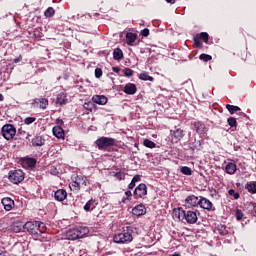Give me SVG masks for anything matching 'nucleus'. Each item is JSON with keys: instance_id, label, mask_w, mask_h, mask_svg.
<instances>
[{"instance_id": "obj_48", "label": "nucleus", "mask_w": 256, "mask_h": 256, "mask_svg": "<svg viewBox=\"0 0 256 256\" xmlns=\"http://www.w3.org/2000/svg\"><path fill=\"white\" fill-rule=\"evenodd\" d=\"M228 195H230L231 197H234V199H239L240 197L239 193L235 192V190L233 189H230L228 191Z\"/></svg>"}, {"instance_id": "obj_39", "label": "nucleus", "mask_w": 256, "mask_h": 256, "mask_svg": "<svg viewBox=\"0 0 256 256\" xmlns=\"http://www.w3.org/2000/svg\"><path fill=\"white\" fill-rule=\"evenodd\" d=\"M200 61H204V63H207L208 61H211V59H213V57L209 54H201L199 56Z\"/></svg>"}, {"instance_id": "obj_8", "label": "nucleus", "mask_w": 256, "mask_h": 256, "mask_svg": "<svg viewBox=\"0 0 256 256\" xmlns=\"http://www.w3.org/2000/svg\"><path fill=\"white\" fill-rule=\"evenodd\" d=\"M184 219L190 225L197 223V219H198L197 212L191 211V210L186 211Z\"/></svg>"}, {"instance_id": "obj_3", "label": "nucleus", "mask_w": 256, "mask_h": 256, "mask_svg": "<svg viewBox=\"0 0 256 256\" xmlns=\"http://www.w3.org/2000/svg\"><path fill=\"white\" fill-rule=\"evenodd\" d=\"M8 179L14 185H19V183L25 180V173L22 170H12L8 173Z\"/></svg>"}, {"instance_id": "obj_43", "label": "nucleus", "mask_w": 256, "mask_h": 256, "mask_svg": "<svg viewBox=\"0 0 256 256\" xmlns=\"http://www.w3.org/2000/svg\"><path fill=\"white\" fill-rule=\"evenodd\" d=\"M193 40L195 47H201V45H203V43H201V38L199 37V35L194 36Z\"/></svg>"}, {"instance_id": "obj_40", "label": "nucleus", "mask_w": 256, "mask_h": 256, "mask_svg": "<svg viewBox=\"0 0 256 256\" xmlns=\"http://www.w3.org/2000/svg\"><path fill=\"white\" fill-rule=\"evenodd\" d=\"M45 17H53L55 15V9L53 7L47 8V10L44 12Z\"/></svg>"}, {"instance_id": "obj_35", "label": "nucleus", "mask_w": 256, "mask_h": 256, "mask_svg": "<svg viewBox=\"0 0 256 256\" xmlns=\"http://www.w3.org/2000/svg\"><path fill=\"white\" fill-rule=\"evenodd\" d=\"M139 79H141V81H154L155 80L153 78V76H149V74H147V73H141L139 75Z\"/></svg>"}, {"instance_id": "obj_12", "label": "nucleus", "mask_w": 256, "mask_h": 256, "mask_svg": "<svg viewBox=\"0 0 256 256\" xmlns=\"http://www.w3.org/2000/svg\"><path fill=\"white\" fill-rule=\"evenodd\" d=\"M185 213L186 211L183 208H175L172 212L173 219L183 221L185 219Z\"/></svg>"}, {"instance_id": "obj_55", "label": "nucleus", "mask_w": 256, "mask_h": 256, "mask_svg": "<svg viewBox=\"0 0 256 256\" xmlns=\"http://www.w3.org/2000/svg\"><path fill=\"white\" fill-rule=\"evenodd\" d=\"M56 123H57V125H63V120L62 119H57Z\"/></svg>"}, {"instance_id": "obj_33", "label": "nucleus", "mask_w": 256, "mask_h": 256, "mask_svg": "<svg viewBox=\"0 0 256 256\" xmlns=\"http://www.w3.org/2000/svg\"><path fill=\"white\" fill-rule=\"evenodd\" d=\"M70 189L71 191H81V186L79 185L77 178L70 184Z\"/></svg>"}, {"instance_id": "obj_42", "label": "nucleus", "mask_w": 256, "mask_h": 256, "mask_svg": "<svg viewBox=\"0 0 256 256\" xmlns=\"http://www.w3.org/2000/svg\"><path fill=\"white\" fill-rule=\"evenodd\" d=\"M181 173H183V175H192L193 171L191 168L184 166L181 168Z\"/></svg>"}, {"instance_id": "obj_5", "label": "nucleus", "mask_w": 256, "mask_h": 256, "mask_svg": "<svg viewBox=\"0 0 256 256\" xmlns=\"http://www.w3.org/2000/svg\"><path fill=\"white\" fill-rule=\"evenodd\" d=\"M115 143H116L115 138H109V137H101L96 140V145L98 149H100L101 151H104L108 147H113Z\"/></svg>"}, {"instance_id": "obj_9", "label": "nucleus", "mask_w": 256, "mask_h": 256, "mask_svg": "<svg viewBox=\"0 0 256 256\" xmlns=\"http://www.w3.org/2000/svg\"><path fill=\"white\" fill-rule=\"evenodd\" d=\"M199 205L201 209H206V211H215V208H213V203L205 197L200 198Z\"/></svg>"}, {"instance_id": "obj_52", "label": "nucleus", "mask_w": 256, "mask_h": 256, "mask_svg": "<svg viewBox=\"0 0 256 256\" xmlns=\"http://www.w3.org/2000/svg\"><path fill=\"white\" fill-rule=\"evenodd\" d=\"M21 61H23V57L20 55L18 58L14 59V63H21Z\"/></svg>"}, {"instance_id": "obj_53", "label": "nucleus", "mask_w": 256, "mask_h": 256, "mask_svg": "<svg viewBox=\"0 0 256 256\" xmlns=\"http://www.w3.org/2000/svg\"><path fill=\"white\" fill-rule=\"evenodd\" d=\"M112 71H113L114 73H120L121 68L115 66V67H112Z\"/></svg>"}, {"instance_id": "obj_1", "label": "nucleus", "mask_w": 256, "mask_h": 256, "mask_svg": "<svg viewBox=\"0 0 256 256\" xmlns=\"http://www.w3.org/2000/svg\"><path fill=\"white\" fill-rule=\"evenodd\" d=\"M114 243H131L133 241V227L127 226L124 232L115 234Z\"/></svg>"}, {"instance_id": "obj_47", "label": "nucleus", "mask_w": 256, "mask_h": 256, "mask_svg": "<svg viewBox=\"0 0 256 256\" xmlns=\"http://www.w3.org/2000/svg\"><path fill=\"white\" fill-rule=\"evenodd\" d=\"M36 118L35 117H27L24 120L25 125H31V123H35Z\"/></svg>"}, {"instance_id": "obj_44", "label": "nucleus", "mask_w": 256, "mask_h": 256, "mask_svg": "<svg viewBox=\"0 0 256 256\" xmlns=\"http://www.w3.org/2000/svg\"><path fill=\"white\" fill-rule=\"evenodd\" d=\"M123 73L125 77H133V70L131 68H124Z\"/></svg>"}, {"instance_id": "obj_49", "label": "nucleus", "mask_w": 256, "mask_h": 256, "mask_svg": "<svg viewBox=\"0 0 256 256\" xmlns=\"http://www.w3.org/2000/svg\"><path fill=\"white\" fill-rule=\"evenodd\" d=\"M84 109H87V111H93V102L85 103Z\"/></svg>"}, {"instance_id": "obj_15", "label": "nucleus", "mask_w": 256, "mask_h": 256, "mask_svg": "<svg viewBox=\"0 0 256 256\" xmlns=\"http://www.w3.org/2000/svg\"><path fill=\"white\" fill-rule=\"evenodd\" d=\"M145 213L146 210L143 204L137 205L132 209V215H135L136 217H141V215H145Z\"/></svg>"}, {"instance_id": "obj_37", "label": "nucleus", "mask_w": 256, "mask_h": 256, "mask_svg": "<svg viewBox=\"0 0 256 256\" xmlns=\"http://www.w3.org/2000/svg\"><path fill=\"white\" fill-rule=\"evenodd\" d=\"M113 176L116 177V179H118L119 181H123V179H125V172L117 169Z\"/></svg>"}, {"instance_id": "obj_11", "label": "nucleus", "mask_w": 256, "mask_h": 256, "mask_svg": "<svg viewBox=\"0 0 256 256\" xmlns=\"http://www.w3.org/2000/svg\"><path fill=\"white\" fill-rule=\"evenodd\" d=\"M199 201H200L199 197L195 195H190L185 200L186 207H197V205H199L200 203Z\"/></svg>"}, {"instance_id": "obj_30", "label": "nucleus", "mask_w": 256, "mask_h": 256, "mask_svg": "<svg viewBox=\"0 0 256 256\" xmlns=\"http://www.w3.org/2000/svg\"><path fill=\"white\" fill-rule=\"evenodd\" d=\"M138 181H141V175H135L131 182L128 185V189H135V183H138Z\"/></svg>"}, {"instance_id": "obj_19", "label": "nucleus", "mask_w": 256, "mask_h": 256, "mask_svg": "<svg viewBox=\"0 0 256 256\" xmlns=\"http://www.w3.org/2000/svg\"><path fill=\"white\" fill-rule=\"evenodd\" d=\"M56 201H65L67 199V191L64 189H59L54 193Z\"/></svg>"}, {"instance_id": "obj_24", "label": "nucleus", "mask_w": 256, "mask_h": 256, "mask_svg": "<svg viewBox=\"0 0 256 256\" xmlns=\"http://www.w3.org/2000/svg\"><path fill=\"white\" fill-rule=\"evenodd\" d=\"M25 224H23L22 222H14L12 224L11 230L13 231V233H21V231H23V227Z\"/></svg>"}, {"instance_id": "obj_2", "label": "nucleus", "mask_w": 256, "mask_h": 256, "mask_svg": "<svg viewBox=\"0 0 256 256\" xmlns=\"http://www.w3.org/2000/svg\"><path fill=\"white\" fill-rule=\"evenodd\" d=\"M41 225H43V223L39 221H28L24 224L23 229L28 231L30 235H39V233H41V230H39Z\"/></svg>"}, {"instance_id": "obj_10", "label": "nucleus", "mask_w": 256, "mask_h": 256, "mask_svg": "<svg viewBox=\"0 0 256 256\" xmlns=\"http://www.w3.org/2000/svg\"><path fill=\"white\" fill-rule=\"evenodd\" d=\"M32 105L34 107H39L40 109H47V105H49V100L46 98H36L34 99Z\"/></svg>"}, {"instance_id": "obj_22", "label": "nucleus", "mask_w": 256, "mask_h": 256, "mask_svg": "<svg viewBox=\"0 0 256 256\" xmlns=\"http://www.w3.org/2000/svg\"><path fill=\"white\" fill-rule=\"evenodd\" d=\"M226 173L228 175H235V171H237V165L234 162H229L225 167Z\"/></svg>"}, {"instance_id": "obj_41", "label": "nucleus", "mask_w": 256, "mask_h": 256, "mask_svg": "<svg viewBox=\"0 0 256 256\" xmlns=\"http://www.w3.org/2000/svg\"><path fill=\"white\" fill-rule=\"evenodd\" d=\"M131 197H133V193L130 190L126 191L125 196L122 199L123 203L126 201H131Z\"/></svg>"}, {"instance_id": "obj_46", "label": "nucleus", "mask_w": 256, "mask_h": 256, "mask_svg": "<svg viewBox=\"0 0 256 256\" xmlns=\"http://www.w3.org/2000/svg\"><path fill=\"white\" fill-rule=\"evenodd\" d=\"M95 77L96 79H101V77H103V70L101 68L95 69Z\"/></svg>"}, {"instance_id": "obj_23", "label": "nucleus", "mask_w": 256, "mask_h": 256, "mask_svg": "<svg viewBox=\"0 0 256 256\" xmlns=\"http://www.w3.org/2000/svg\"><path fill=\"white\" fill-rule=\"evenodd\" d=\"M32 145L33 147H43V145H45V138H42L41 136H36L32 139Z\"/></svg>"}, {"instance_id": "obj_34", "label": "nucleus", "mask_w": 256, "mask_h": 256, "mask_svg": "<svg viewBox=\"0 0 256 256\" xmlns=\"http://www.w3.org/2000/svg\"><path fill=\"white\" fill-rule=\"evenodd\" d=\"M95 205V200L90 199L85 205H84V211H91Z\"/></svg>"}, {"instance_id": "obj_26", "label": "nucleus", "mask_w": 256, "mask_h": 256, "mask_svg": "<svg viewBox=\"0 0 256 256\" xmlns=\"http://www.w3.org/2000/svg\"><path fill=\"white\" fill-rule=\"evenodd\" d=\"M113 59H115V61H121V59H123V50H121V48L113 50Z\"/></svg>"}, {"instance_id": "obj_21", "label": "nucleus", "mask_w": 256, "mask_h": 256, "mask_svg": "<svg viewBox=\"0 0 256 256\" xmlns=\"http://www.w3.org/2000/svg\"><path fill=\"white\" fill-rule=\"evenodd\" d=\"M171 135L173 138L177 139L178 141H181V139L185 137V133L180 128H177L176 130H171Z\"/></svg>"}, {"instance_id": "obj_17", "label": "nucleus", "mask_w": 256, "mask_h": 256, "mask_svg": "<svg viewBox=\"0 0 256 256\" xmlns=\"http://www.w3.org/2000/svg\"><path fill=\"white\" fill-rule=\"evenodd\" d=\"M52 132L57 139H63L65 137V131L61 126H54Z\"/></svg>"}, {"instance_id": "obj_20", "label": "nucleus", "mask_w": 256, "mask_h": 256, "mask_svg": "<svg viewBox=\"0 0 256 256\" xmlns=\"http://www.w3.org/2000/svg\"><path fill=\"white\" fill-rule=\"evenodd\" d=\"M57 105H67V93L61 92L56 98Z\"/></svg>"}, {"instance_id": "obj_57", "label": "nucleus", "mask_w": 256, "mask_h": 256, "mask_svg": "<svg viewBox=\"0 0 256 256\" xmlns=\"http://www.w3.org/2000/svg\"><path fill=\"white\" fill-rule=\"evenodd\" d=\"M240 115H241L242 117H246L245 113H243V112H240Z\"/></svg>"}, {"instance_id": "obj_25", "label": "nucleus", "mask_w": 256, "mask_h": 256, "mask_svg": "<svg viewBox=\"0 0 256 256\" xmlns=\"http://www.w3.org/2000/svg\"><path fill=\"white\" fill-rule=\"evenodd\" d=\"M76 231L78 232V239H83L89 233V228L88 227H78L76 228Z\"/></svg>"}, {"instance_id": "obj_14", "label": "nucleus", "mask_w": 256, "mask_h": 256, "mask_svg": "<svg viewBox=\"0 0 256 256\" xmlns=\"http://www.w3.org/2000/svg\"><path fill=\"white\" fill-rule=\"evenodd\" d=\"M123 91L126 95H135L137 93V86L133 83H128L125 85Z\"/></svg>"}, {"instance_id": "obj_38", "label": "nucleus", "mask_w": 256, "mask_h": 256, "mask_svg": "<svg viewBox=\"0 0 256 256\" xmlns=\"http://www.w3.org/2000/svg\"><path fill=\"white\" fill-rule=\"evenodd\" d=\"M200 41H204V43H209V34L207 32H202L198 35Z\"/></svg>"}, {"instance_id": "obj_4", "label": "nucleus", "mask_w": 256, "mask_h": 256, "mask_svg": "<svg viewBox=\"0 0 256 256\" xmlns=\"http://www.w3.org/2000/svg\"><path fill=\"white\" fill-rule=\"evenodd\" d=\"M2 136L7 141H11L13 137L17 134V129L12 124H5L1 129Z\"/></svg>"}, {"instance_id": "obj_32", "label": "nucleus", "mask_w": 256, "mask_h": 256, "mask_svg": "<svg viewBox=\"0 0 256 256\" xmlns=\"http://www.w3.org/2000/svg\"><path fill=\"white\" fill-rule=\"evenodd\" d=\"M143 145L144 147H148V149H155L157 147V144L149 139H144Z\"/></svg>"}, {"instance_id": "obj_50", "label": "nucleus", "mask_w": 256, "mask_h": 256, "mask_svg": "<svg viewBox=\"0 0 256 256\" xmlns=\"http://www.w3.org/2000/svg\"><path fill=\"white\" fill-rule=\"evenodd\" d=\"M236 219L237 221H241V219H243V212L239 209L236 210Z\"/></svg>"}, {"instance_id": "obj_54", "label": "nucleus", "mask_w": 256, "mask_h": 256, "mask_svg": "<svg viewBox=\"0 0 256 256\" xmlns=\"http://www.w3.org/2000/svg\"><path fill=\"white\" fill-rule=\"evenodd\" d=\"M5 253V247L0 246V255H3Z\"/></svg>"}, {"instance_id": "obj_27", "label": "nucleus", "mask_w": 256, "mask_h": 256, "mask_svg": "<svg viewBox=\"0 0 256 256\" xmlns=\"http://www.w3.org/2000/svg\"><path fill=\"white\" fill-rule=\"evenodd\" d=\"M137 41V34H133V33H127L126 34V42L127 45H133V43Z\"/></svg>"}, {"instance_id": "obj_18", "label": "nucleus", "mask_w": 256, "mask_h": 256, "mask_svg": "<svg viewBox=\"0 0 256 256\" xmlns=\"http://www.w3.org/2000/svg\"><path fill=\"white\" fill-rule=\"evenodd\" d=\"M92 101L97 105H107V98L105 95H95L92 97Z\"/></svg>"}, {"instance_id": "obj_51", "label": "nucleus", "mask_w": 256, "mask_h": 256, "mask_svg": "<svg viewBox=\"0 0 256 256\" xmlns=\"http://www.w3.org/2000/svg\"><path fill=\"white\" fill-rule=\"evenodd\" d=\"M140 35H142V37H149V28H144L141 32Z\"/></svg>"}, {"instance_id": "obj_31", "label": "nucleus", "mask_w": 256, "mask_h": 256, "mask_svg": "<svg viewBox=\"0 0 256 256\" xmlns=\"http://www.w3.org/2000/svg\"><path fill=\"white\" fill-rule=\"evenodd\" d=\"M226 109L229 111L231 115L237 113V111H241V108H239V106H233L230 104L226 105Z\"/></svg>"}, {"instance_id": "obj_13", "label": "nucleus", "mask_w": 256, "mask_h": 256, "mask_svg": "<svg viewBox=\"0 0 256 256\" xmlns=\"http://www.w3.org/2000/svg\"><path fill=\"white\" fill-rule=\"evenodd\" d=\"M5 211H11L15 207V201L9 197L3 198L1 201Z\"/></svg>"}, {"instance_id": "obj_29", "label": "nucleus", "mask_w": 256, "mask_h": 256, "mask_svg": "<svg viewBox=\"0 0 256 256\" xmlns=\"http://www.w3.org/2000/svg\"><path fill=\"white\" fill-rule=\"evenodd\" d=\"M76 180L78 182V185H80V187H87V176L78 175L76 176Z\"/></svg>"}, {"instance_id": "obj_56", "label": "nucleus", "mask_w": 256, "mask_h": 256, "mask_svg": "<svg viewBox=\"0 0 256 256\" xmlns=\"http://www.w3.org/2000/svg\"><path fill=\"white\" fill-rule=\"evenodd\" d=\"M166 1H167V3L173 4V3H175L177 0H166Z\"/></svg>"}, {"instance_id": "obj_58", "label": "nucleus", "mask_w": 256, "mask_h": 256, "mask_svg": "<svg viewBox=\"0 0 256 256\" xmlns=\"http://www.w3.org/2000/svg\"><path fill=\"white\" fill-rule=\"evenodd\" d=\"M0 101H3V94H0Z\"/></svg>"}, {"instance_id": "obj_28", "label": "nucleus", "mask_w": 256, "mask_h": 256, "mask_svg": "<svg viewBox=\"0 0 256 256\" xmlns=\"http://www.w3.org/2000/svg\"><path fill=\"white\" fill-rule=\"evenodd\" d=\"M77 233L79 232L77 231L76 228H73L72 230L68 231L67 232L68 239H70L71 241H75V239H79V236Z\"/></svg>"}, {"instance_id": "obj_36", "label": "nucleus", "mask_w": 256, "mask_h": 256, "mask_svg": "<svg viewBox=\"0 0 256 256\" xmlns=\"http://www.w3.org/2000/svg\"><path fill=\"white\" fill-rule=\"evenodd\" d=\"M249 193H256V182H250L245 187Z\"/></svg>"}, {"instance_id": "obj_7", "label": "nucleus", "mask_w": 256, "mask_h": 256, "mask_svg": "<svg viewBox=\"0 0 256 256\" xmlns=\"http://www.w3.org/2000/svg\"><path fill=\"white\" fill-rule=\"evenodd\" d=\"M20 163L24 169H33L37 165V159L31 157H23L20 159Z\"/></svg>"}, {"instance_id": "obj_16", "label": "nucleus", "mask_w": 256, "mask_h": 256, "mask_svg": "<svg viewBox=\"0 0 256 256\" xmlns=\"http://www.w3.org/2000/svg\"><path fill=\"white\" fill-rule=\"evenodd\" d=\"M194 127L198 135H205V133H207V127L202 122H195Z\"/></svg>"}, {"instance_id": "obj_6", "label": "nucleus", "mask_w": 256, "mask_h": 256, "mask_svg": "<svg viewBox=\"0 0 256 256\" xmlns=\"http://www.w3.org/2000/svg\"><path fill=\"white\" fill-rule=\"evenodd\" d=\"M135 199H143L147 195V185L145 183L139 184L133 193Z\"/></svg>"}, {"instance_id": "obj_45", "label": "nucleus", "mask_w": 256, "mask_h": 256, "mask_svg": "<svg viewBox=\"0 0 256 256\" xmlns=\"http://www.w3.org/2000/svg\"><path fill=\"white\" fill-rule=\"evenodd\" d=\"M227 122L231 127H237V119L230 117L228 118Z\"/></svg>"}, {"instance_id": "obj_59", "label": "nucleus", "mask_w": 256, "mask_h": 256, "mask_svg": "<svg viewBox=\"0 0 256 256\" xmlns=\"http://www.w3.org/2000/svg\"><path fill=\"white\" fill-rule=\"evenodd\" d=\"M18 133H21V129H20V130H18Z\"/></svg>"}]
</instances>
